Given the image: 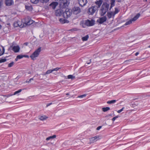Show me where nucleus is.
<instances>
[{
    "mask_svg": "<svg viewBox=\"0 0 150 150\" xmlns=\"http://www.w3.org/2000/svg\"><path fill=\"white\" fill-rule=\"evenodd\" d=\"M109 4L107 3H104L102 5L100 10V15L101 16L104 15L108 10Z\"/></svg>",
    "mask_w": 150,
    "mask_h": 150,
    "instance_id": "1",
    "label": "nucleus"
},
{
    "mask_svg": "<svg viewBox=\"0 0 150 150\" xmlns=\"http://www.w3.org/2000/svg\"><path fill=\"white\" fill-rule=\"evenodd\" d=\"M41 51V48L39 47L30 56V57L33 60H35V58L38 57Z\"/></svg>",
    "mask_w": 150,
    "mask_h": 150,
    "instance_id": "2",
    "label": "nucleus"
},
{
    "mask_svg": "<svg viewBox=\"0 0 150 150\" xmlns=\"http://www.w3.org/2000/svg\"><path fill=\"white\" fill-rule=\"evenodd\" d=\"M63 13V17L65 18L69 17L72 14V10L68 8L64 9Z\"/></svg>",
    "mask_w": 150,
    "mask_h": 150,
    "instance_id": "3",
    "label": "nucleus"
},
{
    "mask_svg": "<svg viewBox=\"0 0 150 150\" xmlns=\"http://www.w3.org/2000/svg\"><path fill=\"white\" fill-rule=\"evenodd\" d=\"M140 16V14L139 13H138L133 18L126 22L125 24L122 25V27H125V26L131 24L132 21H136L139 17Z\"/></svg>",
    "mask_w": 150,
    "mask_h": 150,
    "instance_id": "4",
    "label": "nucleus"
},
{
    "mask_svg": "<svg viewBox=\"0 0 150 150\" xmlns=\"http://www.w3.org/2000/svg\"><path fill=\"white\" fill-rule=\"evenodd\" d=\"M98 10L96 6H93L88 8V13L89 14H93Z\"/></svg>",
    "mask_w": 150,
    "mask_h": 150,
    "instance_id": "5",
    "label": "nucleus"
},
{
    "mask_svg": "<svg viewBox=\"0 0 150 150\" xmlns=\"http://www.w3.org/2000/svg\"><path fill=\"white\" fill-rule=\"evenodd\" d=\"M60 69V68L57 67L52 69L48 70L45 73H43L42 75L46 76L47 74H50L54 71H57Z\"/></svg>",
    "mask_w": 150,
    "mask_h": 150,
    "instance_id": "6",
    "label": "nucleus"
},
{
    "mask_svg": "<svg viewBox=\"0 0 150 150\" xmlns=\"http://www.w3.org/2000/svg\"><path fill=\"white\" fill-rule=\"evenodd\" d=\"M95 21L93 20H87L85 21V25L87 26H92L95 24Z\"/></svg>",
    "mask_w": 150,
    "mask_h": 150,
    "instance_id": "7",
    "label": "nucleus"
},
{
    "mask_svg": "<svg viewBox=\"0 0 150 150\" xmlns=\"http://www.w3.org/2000/svg\"><path fill=\"white\" fill-rule=\"evenodd\" d=\"M64 11V10H62L60 8L55 11V15L56 16H60L61 15H62L63 16V13Z\"/></svg>",
    "mask_w": 150,
    "mask_h": 150,
    "instance_id": "8",
    "label": "nucleus"
},
{
    "mask_svg": "<svg viewBox=\"0 0 150 150\" xmlns=\"http://www.w3.org/2000/svg\"><path fill=\"white\" fill-rule=\"evenodd\" d=\"M68 6L67 1L66 0L63 1L60 4V8L64 10Z\"/></svg>",
    "mask_w": 150,
    "mask_h": 150,
    "instance_id": "9",
    "label": "nucleus"
},
{
    "mask_svg": "<svg viewBox=\"0 0 150 150\" xmlns=\"http://www.w3.org/2000/svg\"><path fill=\"white\" fill-rule=\"evenodd\" d=\"M106 20L107 18L106 17L104 16L97 20V22L100 24H102Z\"/></svg>",
    "mask_w": 150,
    "mask_h": 150,
    "instance_id": "10",
    "label": "nucleus"
},
{
    "mask_svg": "<svg viewBox=\"0 0 150 150\" xmlns=\"http://www.w3.org/2000/svg\"><path fill=\"white\" fill-rule=\"evenodd\" d=\"M99 139V137L96 136L90 139V144H91L96 142Z\"/></svg>",
    "mask_w": 150,
    "mask_h": 150,
    "instance_id": "11",
    "label": "nucleus"
},
{
    "mask_svg": "<svg viewBox=\"0 0 150 150\" xmlns=\"http://www.w3.org/2000/svg\"><path fill=\"white\" fill-rule=\"evenodd\" d=\"M79 4L81 6H85L87 3V0H78Z\"/></svg>",
    "mask_w": 150,
    "mask_h": 150,
    "instance_id": "12",
    "label": "nucleus"
},
{
    "mask_svg": "<svg viewBox=\"0 0 150 150\" xmlns=\"http://www.w3.org/2000/svg\"><path fill=\"white\" fill-rule=\"evenodd\" d=\"M48 118V117L47 116L44 115H41L38 117V119L42 121L45 120Z\"/></svg>",
    "mask_w": 150,
    "mask_h": 150,
    "instance_id": "13",
    "label": "nucleus"
},
{
    "mask_svg": "<svg viewBox=\"0 0 150 150\" xmlns=\"http://www.w3.org/2000/svg\"><path fill=\"white\" fill-rule=\"evenodd\" d=\"M12 50L14 52H18L20 51V48L18 46H14L13 47Z\"/></svg>",
    "mask_w": 150,
    "mask_h": 150,
    "instance_id": "14",
    "label": "nucleus"
},
{
    "mask_svg": "<svg viewBox=\"0 0 150 150\" xmlns=\"http://www.w3.org/2000/svg\"><path fill=\"white\" fill-rule=\"evenodd\" d=\"M73 13L75 14H77L81 12L80 9L79 7H76L74 8L73 9Z\"/></svg>",
    "mask_w": 150,
    "mask_h": 150,
    "instance_id": "15",
    "label": "nucleus"
},
{
    "mask_svg": "<svg viewBox=\"0 0 150 150\" xmlns=\"http://www.w3.org/2000/svg\"><path fill=\"white\" fill-rule=\"evenodd\" d=\"M103 2V0H99L95 2L96 4L97 5L96 6L98 9L100 8Z\"/></svg>",
    "mask_w": 150,
    "mask_h": 150,
    "instance_id": "16",
    "label": "nucleus"
},
{
    "mask_svg": "<svg viewBox=\"0 0 150 150\" xmlns=\"http://www.w3.org/2000/svg\"><path fill=\"white\" fill-rule=\"evenodd\" d=\"M13 3V0H6L5 4L6 5L8 6H11L12 4Z\"/></svg>",
    "mask_w": 150,
    "mask_h": 150,
    "instance_id": "17",
    "label": "nucleus"
},
{
    "mask_svg": "<svg viewBox=\"0 0 150 150\" xmlns=\"http://www.w3.org/2000/svg\"><path fill=\"white\" fill-rule=\"evenodd\" d=\"M107 16L110 18L114 16V13L113 12H108L107 13Z\"/></svg>",
    "mask_w": 150,
    "mask_h": 150,
    "instance_id": "18",
    "label": "nucleus"
},
{
    "mask_svg": "<svg viewBox=\"0 0 150 150\" xmlns=\"http://www.w3.org/2000/svg\"><path fill=\"white\" fill-rule=\"evenodd\" d=\"M58 3L57 2H53L51 3L50 6L53 9H54L56 6L58 5Z\"/></svg>",
    "mask_w": 150,
    "mask_h": 150,
    "instance_id": "19",
    "label": "nucleus"
},
{
    "mask_svg": "<svg viewBox=\"0 0 150 150\" xmlns=\"http://www.w3.org/2000/svg\"><path fill=\"white\" fill-rule=\"evenodd\" d=\"M34 23V21L32 20H30L28 21H25L24 24H25V26L27 25H30Z\"/></svg>",
    "mask_w": 150,
    "mask_h": 150,
    "instance_id": "20",
    "label": "nucleus"
},
{
    "mask_svg": "<svg viewBox=\"0 0 150 150\" xmlns=\"http://www.w3.org/2000/svg\"><path fill=\"white\" fill-rule=\"evenodd\" d=\"M56 135H54L52 136H50L49 137L47 138L46 139V140L47 141H48L49 140L52 139L56 138Z\"/></svg>",
    "mask_w": 150,
    "mask_h": 150,
    "instance_id": "21",
    "label": "nucleus"
},
{
    "mask_svg": "<svg viewBox=\"0 0 150 150\" xmlns=\"http://www.w3.org/2000/svg\"><path fill=\"white\" fill-rule=\"evenodd\" d=\"M59 21L62 23H68L69 21L65 19L62 18H60L59 20Z\"/></svg>",
    "mask_w": 150,
    "mask_h": 150,
    "instance_id": "22",
    "label": "nucleus"
},
{
    "mask_svg": "<svg viewBox=\"0 0 150 150\" xmlns=\"http://www.w3.org/2000/svg\"><path fill=\"white\" fill-rule=\"evenodd\" d=\"M106 125L109 126H111L113 124V123L111 122V121L110 119H108L106 122Z\"/></svg>",
    "mask_w": 150,
    "mask_h": 150,
    "instance_id": "23",
    "label": "nucleus"
},
{
    "mask_svg": "<svg viewBox=\"0 0 150 150\" xmlns=\"http://www.w3.org/2000/svg\"><path fill=\"white\" fill-rule=\"evenodd\" d=\"M18 26L20 27L21 28H22L24 27L25 26V24H24V23H23V24H22V22L20 21V23H18Z\"/></svg>",
    "mask_w": 150,
    "mask_h": 150,
    "instance_id": "24",
    "label": "nucleus"
},
{
    "mask_svg": "<svg viewBox=\"0 0 150 150\" xmlns=\"http://www.w3.org/2000/svg\"><path fill=\"white\" fill-rule=\"evenodd\" d=\"M89 38V36L88 35H87L86 36L83 37L82 38V41H87L88 38Z\"/></svg>",
    "mask_w": 150,
    "mask_h": 150,
    "instance_id": "25",
    "label": "nucleus"
},
{
    "mask_svg": "<svg viewBox=\"0 0 150 150\" xmlns=\"http://www.w3.org/2000/svg\"><path fill=\"white\" fill-rule=\"evenodd\" d=\"M23 57V55L22 54L19 55L17 56L15 60L16 61H17L18 59H21Z\"/></svg>",
    "mask_w": 150,
    "mask_h": 150,
    "instance_id": "26",
    "label": "nucleus"
},
{
    "mask_svg": "<svg viewBox=\"0 0 150 150\" xmlns=\"http://www.w3.org/2000/svg\"><path fill=\"white\" fill-rule=\"evenodd\" d=\"M18 23H20V21H17L13 23V26L15 27H17L18 26Z\"/></svg>",
    "mask_w": 150,
    "mask_h": 150,
    "instance_id": "27",
    "label": "nucleus"
},
{
    "mask_svg": "<svg viewBox=\"0 0 150 150\" xmlns=\"http://www.w3.org/2000/svg\"><path fill=\"white\" fill-rule=\"evenodd\" d=\"M115 3V0H111L110 1V4L111 6L110 7V8H111L113 6H114Z\"/></svg>",
    "mask_w": 150,
    "mask_h": 150,
    "instance_id": "28",
    "label": "nucleus"
},
{
    "mask_svg": "<svg viewBox=\"0 0 150 150\" xmlns=\"http://www.w3.org/2000/svg\"><path fill=\"white\" fill-rule=\"evenodd\" d=\"M110 110V108L108 107H106V108H102V110L104 112H106Z\"/></svg>",
    "mask_w": 150,
    "mask_h": 150,
    "instance_id": "29",
    "label": "nucleus"
},
{
    "mask_svg": "<svg viewBox=\"0 0 150 150\" xmlns=\"http://www.w3.org/2000/svg\"><path fill=\"white\" fill-rule=\"evenodd\" d=\"M67 78L73 80L75 79V76H73V75H70L68 76Z\"/></svg>",
    "mask_w": 150,
    "mask_h": 150,
    "instance_id": "30",
    "label": "nucleus"
},
{
    "mask_svg": "<svg viewBox=\"0 0 150 150\" xmlns=\"http://www.w3.org/2000/svg\"><path fill=\"white\" fill-rule=\"evenodd\" d=\"M25 8L27 9L29 11H32V7L31 6H26Z\"/></svg>",
    "mask_w": 150,
    "mask_h": 150,
    "instance_id": "31",
    "label": "nucleus"
},
{
    "mask_svg": "<svg viewBox=\"0 0 150 150\" xmlns=\"http://www.w3.org/2000/svg\"><path fill=\"white\" fill-rule=\"evenodd\" d=\"M116 101L115 100H113L109 101H108L107 102V103L108 104H112L115 103Z\"/></svg>",
    "mask_w": 150,
    "mask_h": 150,
    "instance_id": "32",
    "label": "nucleus"
},
{
    "mask_svg": "<svg viewBox=\"0 0 150 150\" xmlns=\"http://www.w3.org/2000/svg\"><path fill=\"white\" fill-rule=\"evenodd\" d=\"M21 91L22 89H20L18 91H16L13 94V95H15L16 94H17L21 92Z\"/></svg>",
    "mask_w": 150,
    "mask_h": 150,
    "instance_id": "33",
    "label": "nucleus"
},
{
    "mask_svg": "<svg viewBox=\"0 0 150 150\" xmlns=\"http://www.w3.org/2000/svg\"><path fill=\"white\" fill-rule=\"evenodd\" d=\"M14 64V62H12L8 64V67H12Z\"/></svg>",
    "mask_w": 150,
    "mask_h": 150,
    "instance_id": "34",
    "label": "nucleus"
},
{
    "mask_svg": "<svg viewBox=\"0 0 150 150\" xmlns=\"http://www.w3.org/2000/svg\"><path fill=\"white\" fill-rule=\"evenodd\" d=\"M39 1L42 3H46L49 0H39Z\"/></svg>",
    "mask_w": 150,
    "mask_h": 150,
    "instance_id": "35",
    "label": "nucleus"
},
{
    "mask_svg": "<svg viewBox=\"0 0 150 150\" xmlns=\"http://www.w3.org/2000/svg\"><path fill=\"white\" fill-rule=\"evenodd\" d=\"M118 12H119L118 10L117 9L115 8V12H114V15H115L116 14L118 13Z\"/></svg>",
    "mask_w": 150,
    "mask_h": 150,
    "instance_id": "36",
    "label": "nucleus"
},
{
    "mask_svg": "<svg viewBox=\"0 0 150 150\" xmlns=\"http://www.w3.org/2000/svg\"><path fill=\"white\" fill-rule=\"evenodd\" d=\"M3 0H0V9L1 8V6L3 4Z\"/></svg>",
    "mask_w": 150,
    "mask_h": 150,
    "instance_id": "37",
    "label": "nucleus"
},
{
    "mask_svg": "<svg viewBox=\"0 0 150 150\" xmlns=\"http://www.w3.org/2000/svg\"><path fill=\"white\" fill-rule=\"evenodd\" d=\"M6 59H2L0 60V63H2L6 62Z\"/></svg>",
    "mask_w": 150,
    "mask_h": 150,
    "instance_id": "38",
    "label": "nucleus"
},
{
    "mask_svg": "<svg viewBox=\"0 0 150 150\" xmlns=\"http://www.w3.org/2000/svg\"><path fill=\"white\" fill-rule=\"evenodd\" d=\"M86 96V94H83V95L79 96L78 97L82 98L83 97Z\"/></svg>",
    "mask_w": 150,
    "mask_h": 150,
    "instance_id": "39",
    "label": "nucleus"
},
{
    "mask_svg": "<svg viewBox=\"0 0 150 150\" xmlns=\"http://www.w3.org/2000/svg\"><path fill=\"white\" fill-rule=\"evenodd\" d=\"M118 117V116H116L114 117L112 119V120L113 122L114 121L117 117Z\"/></svg>",
    "mask_w": 150,
    "mask_h": 150,
    "instance_id": "40",
    "label": "nucleus"
},
{
    "mask_svg": "<svg viewBox=\"0 0 150 150\" xmlns=\"http://www.w3.org/2000/svg\"><path fill=\"white\" fill-rule=\"evenodd\" d=\"M81 25L82 26L83 28L85 27L86 26V25H85V23L84 24H82Z\"/></svg>",
    "mask_w": 150,
    "mask_h": 150,
    "instance_id": "41",
    "label": "nucleus"
},
{
    "mask_svg": "<svg viewBox=\"0 0 150 150\" xmlns=\"http://www.w3.org/2000/svg\"><path fill=\"white\" fill-rule=\"evenodd\" d=\"M13 94H8L6 96H7V97H8L10 96H13Z\"/></svg>",
    "mask_w": 150,
    "mask_h": 150,
    "instance_id": "42",
    "label": "nucleus"
},
{
    "mask_svg": "<svg viewBox=\"0 0 150 150\" xmlns=\"http://www.w3.org/2000/svg\"><path fill=\"white\" fill-rule=\"evenodd\" d=\"M33 80V78H31L28 81H26V82H28V83H30V82L31 81Z\"/></svg>",
    "mask_w": 150,
    "mask_h": 150,
    "instance_id": "43",
    "label": "nucleus"
},
{
    "mask_svg": "<svg viewBox=\"0 0 150 150\" xmlns=\"http://www.w3.org/2000/svg\"><path fill=\"white\" fill-rule=\"evenodd\" d=\"M101 128V126H99L98 127H97V130H99Z\"/></svg>",
    "mask_w": 150,
    "mask_h": 150,
    "instance_id": "44",
    "label": "nucleus"
},
{
    "mask_svg": "<svg viewBox=\"0 0 150 150\" xmlns=\"http://www.w3.org/2000/svg\"><path fill=\"white\" fill-rule=\"evenodd\" d=\"M112 115L111 114H108V115H107L106 116H105V117H108L109 116H110Z\"/></svg>",
    "mask_w": 150,
    "mask_h": 150,
    "instance_id": "45",
    "label": "nucleus"
},
{
    "mask_svg": "<svg viewBox=\"0 0 150 150\" xmlns=\"http://www.w3.org/2000/svg\"><path fill=\"white\" fill-rule=\"evenodd\" d=\"M23 57H27V58H29V56L27 55H23Z\"/></svg>",
    "mask_w": 150,
    "mask_h": 150,
    "instance_id": "46",
    "label": "nucleus"
},
{
    "mask_svg": "<svg viewBox=\"0 0 150 150\" xmlns=\"http://www.w3.org/2000/svg\"><path fill=\"white\" fill-rule=\"evenodd\" d=\"M121 111H122V109H120V110H119L117 111V112L119 113H120Z\"/></svg>",
    "mask_w": 150,
    "mask_h": 150,
    "instance_id": "47",
    "label": "nucleus"
},
{
    "mask_svg": "<svg viewBox=\"0 0 150 150\" xmlns=\"http://www.w3.org/2000/svg\"><path fill=\"white\" fill-rule=\"evenodd\" d=\"M139 54V52H137L135 53V56H137Z\"/></svg>",
    "mask_w": 150,
    "mask_h": 150,
    "instance_id": "48",
    "label": "nucleus"
},
{
    "mask_svg": "<svg viewBox=\"0 0 150 150\" xmlns=\"http://www.w3.org/2000/svg\"><path fill=\"white\" fill-rule=\"evenodd\" d=\"M66 95H69V93H67L66 94Z\"/></svg>",
    "mask_w": 150,
    "mask_h": 150,
    "instance_id": "49",
    "label": "nucleus"
},
{
    "mask_svg": "<svg viewBox=\"0 0 150 150\" xmlns=\"http://www.w3.org/2000/svg\"><path fill=\"white\" fill-rule=\"evenodd\" d=\"M1 25H0V29L1 28Z\"/></svg>",
    "mask_w": 150,
    "mask_h": 150,
    "instance_id": "50",
    "label": "nucleus"
},
{
    "mask_svg": "<svg viewBox=\"0 0 150 150\" xmlns=\"http://www.w3.org/2000/svg\"><path fill=\"white\" fill-rule=\"evenodd\" d=\"M148 47L150 48V45Z\"/></svg>",
    "mask_w": 150,
    "mask_h": 150,
    "instance_id": "51",
    "label": "nucleus"
},
{
    "mask_svg": "<svg viewBox=\"0 0 150 150\" xmlns=\"http://www.w3.org/2000/svg\"><path fill=\"white\" fill-rule=\"evenodd\" d=\"M89 63H90L89 62H88V63H87V64H89Z\"/></svg>",
    "mask_w": 150,
    "mask_h": 150,
    "instance_id": "52",
    "label": "nucleus"
},
{
    "mask_svg": "<svg viewBox=\"0 0 150 150\" xmlns=\"http://www.w3.org/2000/svg\"><path fill=\"white\" fill-rule=\"evenodd\" d=\"M107 0H105V1H107Z\"/></svg>",
    "mask_w": 150,
    "mask_h": 150,
    "instance_id": "53",
    "label": "nucleus"
},
{
    "mask_svg": "<svg viewBox=\"0 0 150 150\" xmlns=\"http://www.w3.org/2000/svg\"><path fill=\"white\" fill-rule=\"evenodd\" d=\"M25 44L26 45H27V43H25Z\"/></svg>",
    "mask_w": 150,
    "mask_h": 150,
    "instance_id": "54",
    "label": "nucleus"
},
{
    "mask_svg": "<svg viewBox=\"0 0 150 150\" xmlns=\"http://www.w3.org/2000/svg\"><path fill=\"white\" fill-rule=\"evenodd\" d=\"M123 108H122V110H123Z\"/></svg>",
    "mask_w": 150,
    "mask_h": 150,
    "instance_id": "55",
    "label": "nucleus"
}]
</instances>
